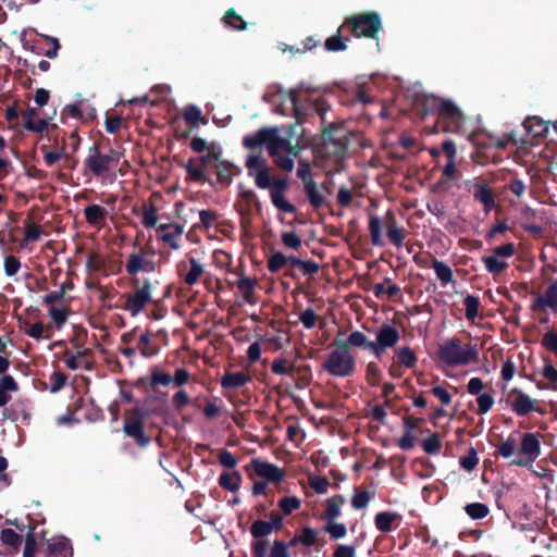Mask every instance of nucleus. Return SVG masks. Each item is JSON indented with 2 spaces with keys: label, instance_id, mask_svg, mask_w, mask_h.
<instances>
[{
  "label": "nucleus",
  "instance_id": "1",
  "mask_svg": "<svg viewBox=\"0 0 557 557\" xmlns=\"http://www.w3.org/2000/svg\"><path fill=\"white\" fill-rule=\"evenodd\" d=\"M308 109L314 112L321 120L322 141L317 147L318 156L331 163L338 164L348 152V132L342 125L326 124V113L330 110L329 103L323 98L309 102Z\"/></svg>",
  "mask_w": 557,
  "mask_h": 557
},
{
  "label": "nucleus",
  "instance_id": "2",
  "mask_svg": "<svg viewBox=\"0 0 557 557\" xmlns=\"http://www.w3.org/2000/svg\"><path fill=\"white\" fill-rule=\"evenodd\" d=\"M414 107L422 119L431 114L436 115L435 133L466 135L467 119L453 100L425 95L416 99Z\"/></svg>",
  "mask_w": 557,
  "mask_h": 557
},
{
  "label": "nucleus",
  "instance_id": "3",
  "mask_svg": "<svg viewBox=\"0 0 557 557\" xmlns=\"http://www.w3.org/2000/svg\"><path fill=\"white\" fill-rule=\"evenodd\" d=\"M243 146L250 150L264 146L271 157H276L281 150L297 157L300 151L298 145H293L288 139L281 137L276 127H262L253 134L246 135L243 138Z\"/></svg>",
  "mask_w": 557,
  "mask_h": 557
},
{
  "label": "nucleus",
  "instance_id": "4",
  "mask_svg": "<svg viewBox=\"0 0 557 557\" xmlns=\"http://www.w3.org/2000/svg\"><path fill=\"white\" fill-rule=\"evenodd\" d=\"M248 175L255 178V184L260 189H270V193H285L288 188L286 178H271L270 168L261 153L249 154L245 162Z\"/></svg>",
  "mask_w": 557,
  "mask_h": 557
},
{
  "label": "nucleus",
  "instance_id": "5",
  "mask_svg": "<svg viewBox=\"0 0 557 557\" xmlns=\"http://www.w3.org/2000/svg\"><path fill=\"white\" fill-rule=\"evenodd\" d=\"M438 358L448 367L468 366L478 360L476 345H462L460 338L447 339L438 347Z\"/></svg>",
  "mask_w": 557,
  "mask_h": 557
},
{
  "label": "nucleus",
  "instance_id": "6",
  "mask_svg": "<svg viewBox=\"0 0 557 557\" xmlns=\"http://www.w3.org/2000/svg\"><path fill=\"white\" fill-rule=\"evenodd\" d=\"M335 348L325 357L322 362V369L332 376L347 377L350 376L356 369L355 358L344 344L332 343Z\"/></svg>",
  "mask_w": 557,
  "mask_h": 557
},
{
  "label": "nucleus",
  "instance_id": "7",
  "mask_svg": "<svg viewBox=\"0 0 557 557\" xmlns=\"http://www.w3.org/2000/svg\"><path fill=\"white\" fill-rule=\"evenodd\" d=\"M343 24L346 28H349L350 35L357 38L376 39L382 30V20L375 11H366L347 16Z\"/></svg>",
  "mask_w": 557,
  "mask_h": 557
},
{
  "label": "nucleus",
  "instance_id": "8",
  "mask_svg": "<svg viewBox=\"0 0 557 557\" xmlns=\"http://www.w3.org/2000/svg\"><path fill=\"white\" fill-rule=\"evenodd\" d=\"M131 284L134 290L123 296L125 304L122 309L128 311L132 317H136L152 301V285L148 278L138 277H133Z\"/></svg>",
  "mask_w": 557,
  "mask_h": 557
},
{
  "label": "nucleus",
  "instance_id": "9",
  "mask_svg": "<svg viewBox=\"0 0 557 557\" xmlns=\"http://www.w3.org/2000/svg\"><path fill=\"white\" fill-rule=\"evenodd\" d=\"M121 153L115 149H109L108 153H102L97 144L89 147L88 156L84 164L95 176H102L120 162Z\"/></svg>",
  "mask_w": 557,
  "mask_h": 557
},
{
  "label": "nucleus",
  "instance_id": "10",
  "mask_svg": "<svg viewBox=\"0 0 557 557\" xmlns=\"http://www.w3.org/2000/svg\"><path fill=\"white\" fill-rule=\"evenodd\" d=\"M541 455L539 433H524L521 436L520 448L510 466L530 467Z\"/></svg>",
  "mask_w": 557,
  "mask_h": 557
},
{
  "label": "nucleus",
  "instance_id": "11",
  "mask_svg": "<svg viewBox=\"0 0 557 557\" xmlns=\"http://www.w3.org/2000/svg\"><path fill=\"white\" fill-rule=\"evenodd\" d=\"M150 257L145 248H139L137 251L132 252L125 263V271L128 275L136 277L139 272H154L158 268L157 262L153 260L154 251H150Z\"/></svg>",
  "mask_w": 557,
  "mask_h": 557
},
{
  "label": "nucleus",
  "instance_id": "12",
  "mask_svg": "<svg viewBox=\"0 0 557 557\" xmlns=\"http://www.w3.org/2000/svg\"><path fill=\"white\" fill-rule=\"evenodd\" d=\"M510 409L519 417H524L531 411L545 413V410L536 406V400L523 393L518 387H513L507 395L506 399Z\"/></svg>",
  "mask_w": 557,
  "mask_h": 557
},
{
  "label": "nucleus",
  "instance_id": "13",
  "mask_svg": "<svg viewBox=\"0 0 557 557\" xmlns=\"http://www.w3.org/2000/svg\"><path fill=\"white\" fill-rule=\"evenodd\" d=\"M400 339L399 331L387 323H383L376 333V338L371 344V352L380 358L386 349L394 348Z\"/></svg>",
  "mask_w": 557,
  "mask_h": 557
},
{
  "label": "nucleus",
  "instance_id": "14",
  "mask_svg": "<svg viewBox=\"0 0 557 557\" xmlns=\"http://www.w3.org/2000/svg\"><path fill=\"white\" fill-rule=\"evenodd\" d=\"M144 414L136 408L133 412L124 419L123 432L126 436L134 438L135 442L144 447L150 442V438L145 435Z\"/></svg>",
  "mask_w": 557,
  "mask_h": 557
},
{
  "label": "nucleus",
  "instance_id": "15",
  "mask_svg": "<svg viewBox=\"0 0 557 557\" xmlns=\"http://www.w3.org/2000/svg\"><path fill=\"white\" fill-rule=\"evenodd\" d=\"M251 468L256 475L261 478L267 483H281L285 478V471L274 463L253 458L250 463L246 466V470Z\"/></svg>",
  "mask_w": 557,
  "mask_h": 557
},
{
  "label": "nucleus",
  "instance_id": "16",
  "mask_svg": "<svg viewBox=\"0 0 557 557\" xmlns=\"http://www.w3.org/2000/svg\"><path fill=\"white\" fill-rule=\"evenodd\" d=\"M475 201L483 206L485 213H488L495 206V195L491 189L487 181L476 178L468 188Z\"/></svg>",
  "mask_w": 557,
  "mask_h": 557
},
{
  "label": "nucleus",
  "instance_id": "17",
  "mask_svg": "<svg viewBox=\"0 0 557 557\" xmlns=\"http://www.w3.org/2000/svg\"><path fill=\"white\" fill-rule=\"evenodd\" d=\"M530 309L533 312L550 309L557 317V280L549 283L542 295L535 297Z\"/></svg>",
  "mask_w": 557,
  "mask_h": 557
},
{
  "label": "nucleus",
  "instance_id": "18",
  "mask_svg": "<svg viewBox=\"0 0 557 557\" xmlns=\"http://www.w3.org/2000/svg\"><path fill=\"white\" fill-rule=\"evenodd\" d=\"M158 239L166 244L170 248L180 249V240L184 233V227L177 223H162L157 226Z\"/></svg>",
  "mask_w": 557,
  "mask_h": 557
},
{
  "label": "nucleus",
  "instance_id": "19",
  "mask_svg": "<svg viewBox=\"0 0 557 557\" xmlns=\"http://www.w3.org/2000/svg\"><path fill=\"white\" fill-rule=\"evenodd\" d=\"M232 273L238 275V280L234 283H232L230 280H226V283L228 285H235L247 304L255 305L257 302L255 289L258 281L253 277L244 276L238 271H232Z\"/></svg>",
  "mask_w": 557,
  "mask_h": 557
},
{
  "label": "nucleus",
  "instance_id": "20",
  "mask_svg": "<svg viewBox=\"0 0 557 557\" xmlns=\"http://www.w3.org/2000/svg\"><path fill=\"white\" fill-rule=\"evenodd\" d=\"M383 223L389 242L398 248L401 247L406 237V231L397 224L396 215L392 210L386 212Z\"/></svg>",
  "mask_w": 557,
  "mask_h": 557
},
{
  "label": "nucleus",
  "instance_id": "21",
  "mask_svg": "<svg viewBox=\"0 0 557 557\" xmlns=\"http://www.w3.org/2000/svg\"><path fill=\"white\" fill-rule=\"evenodd\" d=\"M46 546V557H73L72 543L65 536L53 537Z\"/></svg>",
  "mask_w": 557,
  "mask_h": 557
},
{
  "label": "nucleus",
  "instance_id": "22",
  "mask_svg": "<svg viewBox=\"0 0 557 557\" xmlns=\"http://www.w3.org/2000/svg\"><path fill=\"white\" fill-rule=\"evenodd\" d=\"M173 377L170 373L161 371L157 366L150 369L149 377H141L140 382L143 384H148V386L157 394L156 399L160 400V392L158 387L160 385L168 386L172 383Z\"/></svg>",
  "mask_w": 557,
  "mask_h": 557
},
{
  "label": "nucleus",
  "instance_id": "23",
  "mask_svg": "<svg viewBox=\"0 0 557 557\" xmlns=\"http://www.w3.org/2000/svg\"><path fill=\"white\" fill-rule=\"evenodd\" d=\"M401 521V516L395 511H381L374 517L375 528L382 532L387 533L396 529Z\"/></svg>",
  "mask_w": 557,
  "mask_h": 557
},
{
  "label": "nucleus",
  "instance_id": "24",
  "mask_svg": "<svg viewBox=\"0 0 557 557\" xmlns=\"http://www.w3.org/2000/svg\"><path fill=\"white\" fill-rule=\"evenodd\" d=\"M251 376L245 371L230 372L226 371L221 377V386L225 389L239 388L251 382Z\"/></svg>",
  "mask_w": 557,
  "mask_h": 557
},
{
  "label": "nucleus",
  "instance_id": "25",
  "mask_svg": "<svg viewBox=\"0 0 557 557\" xmlns=\"http://www.w3.org/2000/svg\"><path fill=\"white\" fill-rule=\"evenodd\" d=\"M345 498L341 494H336L325 500V510L323 519L327 521L336 520L341 516V507L345 504Z\"/></svg>",
  "mask_w": 557,
  "mask_h": 557
},
{
  "label": "nucleus",
  "instance_id": "26",
  "mask_svg": "<svg viewBox=\"0 0 557 557\" xmlns=\"http://www.w3.org/2000/svg\"><path fill=\"white\" fill-rule=\"evenodd\" d=\"M430 258V267L434 269L436 277L441 281L442 285H447L454 281L453 270L448 264L444 261H441L429 255Z\"/></svg>",
  "mask_w": 557,
  "mask_h": 557
},
{
  "label": "nucleus",
  "instance_id": "27",
  "mask_svg": "<svg viewBox=\"0 0 557 557\" xmlns=\"http://www.w3.org/2000/svg\"><path fill=\"white\" fill-rule=\"evenodd\" d=\"M304 190L306 196L308 197L309 203L314 208L319 209L325 205H327L326 198L322 195L321 190L318 187L317 182L310 180L306 182V186H304Z\"/></svg>",
  "mask_w": 557,
  "mask_h": 557
},
{
  "label": "nucleus",
  "instance_id": "28",
  "mask_svg": "<svg viewBox=\"0 0 557 557\" xmlns=\"http://www.w3.org/2000/svg\"><path fill=\"white\" fill-rule=\"evenodd\" d=\"M304 88L302 86H298L296 88L289 89L287 92H285L286 100L290 103V110L294 112V115L298 120L299 123H301V119L305 115L304 107L300 102V97Z\"/></svg>",
  "mask_w": 557,
  "mask_h": 557
},
{
  "label": "nucleus",
  "instance_id": "29",
  "mask_svg": "<svg viewBox=\"0 0 557 557\" xmlns=\"http://www.w3.org/2000/svg\"><path fill=\"white\" fill-rule=\"evenodd\" d=\"M242 474L234 470L232 472H222L218 479L219 485L230 492H237L242 485Z\"/></svg>",
  "mask_w": 557,
  "mask_h": 557
},
{
  "label": "nucleus",
  "instance_id": "30",
  "mask_svg": "<svg viewBox=\"0 0 557 557\" xmlns=\"http://www.w3.org/2000/svg\"><path fill=\"white\" fill-rule=\"evenodd\" d=\"M292 260H294V256H285L281 251H274L267 260V268L270 273H278L287 265L292 267Z\"/></svg>",
  "mask_w": 557,
  "mask_h": 557
},
{
  "label": "nucleus",
  "instance_id": "31",
  "mask_svg": "<svg viewBox=\"0 0 557 557\" xmlns=\"http://www.w3.org/2000/svg\"><path fill=\"white\" fill-rule=\"evenodd\" d=\"M183 166L189 181L195 183H209L211 186L213 185V182L207 176L206 171L201 166L196 165L195 159L190 158Z\"/></svg>",
  "mask_w": 557,
  "mask_h": 557
},
{
  "label": "nucleus",
  "instance_id": "32",
  "mask_svg": "<svg viewBox=\"0 0 557 557\" xmlns=\"http://www.w3.org/2000/svg\"><path fill=\"white\" fill-rule=\"evenodd\" d=\"M18 389L17 382L10 374H4L0 379V407H4L10 400V392H16Z\"/></svg>",
  "mask_w": 557,
  "mask_h": 557
},
{
  "label": "nucleus",
  "instance_id": "33",
  "mask_svg": "<svg viewBox=\"0 0 557 557\" xmlns=\"http://www.w3.org/2000/svg\"><path fill=\"white\" fill-rule=\"evenodd\" d=\"M518 434L519 432H512L504 442L496 445V454L506 459L517 455Z\"/></svg>",
  "mask_w": 557,
  "mask_h": 557
},
{
  "label": "nucleus",
  "instance_id": "34",
  "mask_svg": "<svg viewBox=\"0 0 557 557\" xmlns=\"http://www.w3.org/2000/svg\"><path fill=\"white\" fill-rule=\"evenodd\" d=\"M216 182L225 187L232 183L233 180V164L230 161H219L214 164Z\"/></svg>",
  "mask_w": 557,
  "mask_h": 557
},
{
  "label": "nucleus",
  "instance_id": "35",
  "mask_svg": "<svg viewBox=\"0 0 557 557\" xmlns=\"http://www.w3.org/2000/svg\"><path fill=\"white\" fill-rule=\"evenodd\" d=\"M152 334L147 331L140 335L137 349L145 358H151L159 352V347L151 341Z\"/></svg>",
  "mask_w": 557,
  "mask_h": 557
},
{
  "label": "nucleus",
  "instance_id": "36",
  "mask_svg": "<svg viewBox=\"0 0 557 557\" xmlns=\"http://www.w3.org/2000/svg\"><path fill=\"white\" fill-rule=\"evenodd\" d=\"M337 344H344L347 346V351H349L350 346L354 347H362L364 349H369L371 351V344L373 341H369L367 336L360 331H354L349 334L346 341H335Z\"/></svg>",
  "mask_w": 557,
  "mask_h": 557
},
{
  "label": "nucleus",
  "instance_id": "37",
  "mask_svg": "<svg viewBox=\"0 0 557 557\" xmlns=\"http://www.w3.org/2000/svg\"><path fill=\"white\" fill-rule=\"evenodd\" d=\"M296 364L289 362L284 357L275 358L271 363V371L276 375H287L289 377H295Z\"/></svg>",
  "mask_w": 557,
  "mask_h": 557
},
{
  "label": "nucleus",
  "instance_id": "38",
  "mask_svg": "<svg viewBox=\"0 0 557 557\" xmlns=\"http://www.w3.org/2000/svg\"><path fill=\"white\" fill-rule=\"evenodd\" d=\"M84 215L87 223L97 226L104 221L107 210L99 205H90L84 209Z\"/></svg>",
  "mask_w": 557,
  "mask_h": 557
},
{
  "label": "nucleus",
  "instance_id": "39",
  "mask_svg": "<svg viewBox=\"0 0 557 557\" xmlns=\"http://www.w3.org/2000/svg\"><path fill=\"white\" fill-rule=\"evenodd\" d=\"M346 29L345 25L342 24L334 36L329 37L324 42V48L331 52L344 51L347 49L346 41L348 39L342 37V32Z\"/></svg>",
  "mask_w": 557,
  "mask_h": 557
},
{
  "label": "nucleus",
  "instance_id": "40",
  "mask_svg": "<svg viewBox=\"0 0 557 557\" xmlns=\"http://www.w3.org/2000/svg\"><path fill=\"white\" fill-rule=\"evenodd\" d=\"M395 357H396V362L398 363V366H403L408 369L416 367L417 361H418V358H417L414 351L409 346L398 348L395 351Z\"/></svg>",
  "mask_w": 557,
  "mask_h": 557
},
{
  "label": "nucleus",
  "instance_id": "41",
  "mask_svg": "<svg viewBox=\"0 0 557 557\" xmlns=\"http://www.w3.org/2000/svg\"><path fill=\"white\" fill-rule=\"evenodd\" d=\"M369 232L371 236V243L373 246L381 247L384 245L382 236V221L377 215L370 214Z\"/></svg>",
  "mask_w": 557,
  "mask_h": 557
},
{
  "label": "nucleus",
  "instance_id": "42",
  "mask_svg": "<svg viewBox=\"0 0 557 557\" xmlns=\"http://www.w3.org/2000/svg\"><path fill=\"white\" fill-rule=\"evenodd\" d=\"M190 269L189 271L183 276V280L186 285L193 286L196 284L201 275L203 274V267L202 264L194 257H190L188 259Z\"/></svg>",
  "mask_w": 557,
  "mask_h": 557
},
{
  "label": "nucleus",
  "instance_id": "43",
  "mask_svg": "<svg viewBox=\"0 0 557 557\" xmlns=\"http://www.w3.org/2000/svg\"><path fill=\"white\" fill-rule=\"evenodd\" d=\"M292 268L298 269L304 275L309 276L317 274L320 270L319 263L314 260H302L296 256H294V260H292Z\"/></svg>",
  "mask_w": 557,
  "mask_h": 557
},
{
  "label": "nucleus",
  "instance_id": "44",
  "mask_svg": "<svg viewBox=\"0 0 557 557\" xmlns=\"http://www.w3.org/2000/svg\"><path fill=\"white\" fill-rule=\"evenodd\" d=\"M298 389L306 388L311 382V368L309 364L296 366L295 377H290Z\"/></svg>",
  "mask_w": 557,
  "mask_h": 557
},
{
  "label": "nucleus",
  "instance_id": "45",
  "mask_svg": "<svg viewBox=\"0 0 557 557\" xmlns=\"http://www.w3.org/2000/svg\"><path fill=\"white\" fill-rule=\"evenodd\" d=\"M523 126L527 132L533 134L534 137L545 135L548 129L543 120L537 116H528L523 122Z\"/></svg>",
  "mask_w": 557,
  "mask_h": 557
},
{
  "label": "nucleus",
  "instance_id": "46",
  "mask_svg": "<svg viewBox=\"0 0 557 557\" xmlns=\"http://www.w3.org/2000/svg\"><path fill=\"white\" fill-rule=\"evenodd\" d=\"M482 262L484 263L486 271L493 275H499L509 265L506 261L500 260L493 255L483 257Z\"/></svg>",
  "mask_w": 557,
  "mask_h": 557
},
{
  "label": "nucleus",
  "instance_id": "47",
  "mask_svg": "<svg viewBox=\"0 0 557 557\" xmlns=\"http://www.w3.org/2000/svg\"><path fill=\"white\" fill-rule=\"evenodd\" d=\"M222 21L227 27L235 30H245L247 28V23L243 20L240 15L236 13V11L233 8L228 9L225 12Z\"/></svg>",
  "mask_w": 557,
  "mask_h": 557
},
{
  "label": "nucleus",
  "instance_id": "48",
  "mask_svg": "<svg viewBox=\"0 0 557 557\" xmlns=\"http://www.w3.org/2000/svg\"><path fill=\"white\" fill-rule=\"evenodd\" d=\"M184 119L191 127H195L198 123H208V120L202 116L201 110L195 104H189L185 108Z\"/></svg>",
  "mask_w": 557,
  "mask_h": 557
},
{
  "label": "nucleus",
  "instance_id": "49",
  "mask_svg": "<svg viewBox=\"0 0 557 557\" xmlns=\"http://www.w3.org/2000/svg\"><path fill=\"white\" fill-rule=\"evenodd\" d=\"M273 206L285 213H295L296 207L285 198V193H270Z\"/></svg>",
  "mask_w": 557,
  "mask_h": 557
},
{
  "label": "nucleus",
  "instance_id": "50",
  "mask_svg": "<svg viewBox=\"0 0 557 557\" xmlns=\"http://www.w3.org/2000/svg\"><path fill=\"white\" fill-rule=\"evenodd\" d=\"M463 304H465V310H466L465 315H466L467 320L474 321V319L479 314V309L481 306L479 297L473 296V295H467L463 299Z\"/></svg>",
  "mask_w": 557,
  "mask_h": 557
},
{
  "label": "nucleus",
  "instance_id": "51",
  "mask_svg": "<svg viewBox=\"0 0 557 557\" xmlns=\"http://www.w3.org/2000/svg\"><path fill=\"white\" fill-rule=\"evenodd\" d=\"M466 513L473 520H481L490 513V508L483 503H470L465 507Z\"/></svg>",
  "mask_w": 557,
  "mask_h": 557
},
{
  "label": "nucleus",
  "instance_id": "52",
  "mask_svg": "<svg viewBox=\"0 0 557 557\" xmlns=\"http://www.w3.org/2000/svg\"><path fill=\"white\" fill-rule=\"evenodd\" d=\"M1 542L17 550L23 542L22 536L16 533L13 529H3L0 534Z\"/></svg>",
  "mask_w": 557,
  "mask_h": 557
},
{
  "label": "nucleus",
  "instance_id": "53",
  "mask_svg": "<svg viewBox=\"0 0 557 557\" xmlns=\"http://www.w3.org/2000/svg\"><path fill=\"white\" fill-rule=\"evenodd\" d=\"M423 450L428 455H437L442 449V442L438 433H432L429 437L424 438L421 443Z\"/></svg>",
  "mask_w": 557,
  "mask_h": 557
},
{
  "label": "nucleus",
  "instance_id": "54",
  "mask_svg": "<svg viewBox=\"0 0 557 557\" xmlns=\"http://www.w3.org/2000/svg\"><path fill=\"white\" fill-rule=\"evenodd\" d=\"M86 268L89 272H101L106 269V260L103 257L97 252L91 251L88 255L87 261H86Z\"/></svg>",
  "mask_w": 557,
  "mask_h": 557
},
{
  "label": "nucleus",
  "instance_id": "55",
  "mask_svg": "<svg viewBox=\"0 0 557 557\" xmlns=\"http://www.w3.org/2000/svg\"><path fill=\"white\" fill-rule=\"evenodd\" d=\"M324 531L330 534L332 540L343 539L347 533L346 525L336 522V520L327 521L324 525Z\"/></svg>",
  "mask_w": 557,
  "mask_h": 557
},
{
  "label": "nucleus",
  "instance_id": "56",
  "mask_svg": "<svg viewBox=\"0 0 557 557\" xmlns=\"http://www.w3.org/2000/svg\"><path fill=\"white\" fill-rule=\"evenodd\" d=\"M271 532L270 523L261 519L253 521L250 527V534L257 540H262V537L271 534Z\"/></svg>",
  "mask_w": 557,
  "mask_h": 557
},
{
  "label": "nucleus",
  "instance_id": "57",
  "mask_svg": "<svg viewBox=\"0 0 557 557\" xmlns=\"http://www.w3.org/2000/svg\"><path fill=\"white\" fill-rule=\"evenodd\" d=\"M300 506L301 502L297 496H285L278 500V507L286 516L299 509Z\"/></svg>",
  "mask_w": 557,
  "mask_h": 557
},
{
  "label": "nucleus",
  "instance_id": "58",
  "mask_svg": "<svg viewBox=\"0 0 557 557\" xmlns=\"http://www.w3.org/2000/svg\"><path fill=\"white\" fill-rule=\"evenodd\" d=\"M158 209L156 206H145L144 212H143V219L141 223L146 228L156 227L157 228V222H158V215H157Z\"/></svg>",
  "mask_w": 557,
  "mask_h": 557
},
{
  "label": "nucleus",
  "instance_id": "59",
  "mask_svg": "<svg viewBox=\"0 0 557 557\" xmlns=\"http://www.w3.org/2000/svg\"><path fill=\"white\" fill-rule=\"evenodd\" d=\"M459 462L463 470L471 472L479 463L478 451L475 448L470 447L467 451V455L461 457Z\"/></svg>",
  "mask_w": 557,
  "mask_h": 557
},
{
  "label": "nucleus",
  "instance_id": "60",
  "mask_svg": "<svg viewBox=\"0 0 557 557\" xmlns=\"http://www.w3.org/2000/svg\"><path fill=\"white\" fill-rule=\"evenodd\" d=\"M381 376L382 373L379 366L373 361L369 362L366 368V380L368 384L371 386H379L381 383Z\"/></svg>",
  "mask_w": 557,
  "mask_h": 557
},
{
  "label": "nucleus",
  "instance_id": "61",
  "mask_svg": "<svg viewBox=\"0 0 557 557\" xmlns=\"http://www.w3.org/2000/svg\"><path fill=\"white\" fill-rule=\"evenodd\" d=\"M494 403H495V400H494L493 394H491V393L480 394L476 397V404H478L476 413L478 414L487 413L492 409Z\"/></svg>",
  "mask_w": 557,
  "mask_h": 557
},
{
  "label": "nucleus",
  "instance_id": "62",
  "mask_svg": "<svg viewBox=\"0 0 557 557\" xmlns=\"http://www.w3.org/2000/svg\"><path fill=\"white\" fill-rule=\"evenodd\" d=\"M281 239L286 248L298 250L301 247V238L295 231L283 232Z\"/></svg>",
  "mask_w": 557,
  "mask_h": 557
},
{
  "label": "nucleus",
  "instance_id": "63",
  "mask_svg": "<svg viewBox=\"0 0 557 557\" xmlns=\"http://www.w3.org/2000/svg\"><path fill=\"white\" fill-rule=\"evenodd\" d=\"M541 345L557 356V332L553 330L547 331L541 339Z\"/></svg>",
  "mask_w": 557,
  "mask_h": 557
},
{
  "label": "nucleus",
  "instance_id": "64",
  "mask_svg": "<svg viewBox=\"0 0 557 557\" xmlns=\"http://www.w3.org/2000/svg\"><path fill=\"white\" fill-rule=\"evenodd\" d=\"M543 376L548 381V388L557 391V370L550 361L543 369Z\"/></svg>",
  "mask_w": 557,
  "mask_h": 557
}]
</instances>
